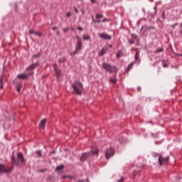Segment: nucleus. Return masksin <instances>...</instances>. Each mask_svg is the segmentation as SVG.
Listing matches in <instances>:
<instances>
[{"label": "nucleus", "instance_id": "1", "mask_svg": "<svg viewBox=\"0 0 182 182\" xmlns=\"http://www.w3.org/2000/svg\"><path fill=\"white\" fill-rule=\"evenodd\" d=\"M17 159L15 158L14 156V152H13L12 155H11V163L13 164V165H16V166H18L20 161L21 162V164H25L26 161L22 154V152H18L17 154Z\"/></svg>", "mask_w": 182, "mask_h": 182}, {"label": "nucleus", "instance_id": "2", "mask_svg": "<svg viewBox=\"0 0 182 182\" xmlns=\"http://www.w3.org/2000/svg\"><path fill=\"white\" fill-rule=\"evenodd\" d=\"M98 154L99 149L97 148V146H95V148H92V151L90 152H85V154H82L80 158V161L85 162V161H87V159L91 158L92 155H98Z\"/></svg>", "mask_w": 182, "mask_h": 182}, {"label": "nucleus", "instance_id": "3", "mask_svg": "<svg viewBox=\"0 0 182 182\" xmlns=\"http://www.w3.org/2000/svg\"><path fill=\"white\" fill-rule=\"evenodd\" d=\"M72 86L77 95H82L83 90V84H82V82H80V81H75L74 83L72 84Z\"/></svg>", "mask_w": 182, "mask_h": 182}, {"label": "nucleus", "instance_id": "4", "mask_svg": "<svg viewBox=\"0 0 182 182\" xmlns=\"http://www.w3.org/2000/svg\"><path fill=\"white\" fill-rule=\"evenodd\" d=\"M102 68L107 70V72H110V73H112V72H115V73H117L118 70L117 67H114V65H111V64H108V63H103Z\"/></svg>", "mask_w": 182, "mask_h": 182}, {"label": "nucleus", "instance_id": "5", "mask_svg": "<svg viewBox=\"0 0 182 182\" xmlns=\"http://www.w3.org/2000/svg\"><path fill=\"white\" fill-rule=\"evenodd\" d=\"M170 158L169 156H166L164 158L162 155H159L158 158L159 164L160 166H163V165H166L169 162Z\"/></svg>", "mask_w": 182, "mask_h": 182}, {"label": "nucleus", "instance_id": "6", "mask_svg": "<svg viewBox=\"0 0 182 182\" xmlns=\"http://www.w3.org/2000/svg\"><path fill=\"white\" fill-rule=\"evenodd\" d=\"M14 166H7L1 164V173H11Z\"/></svg>", "mask_w": 182, "mask_h": 182}, {"label": "nucleus", "instance_id": "7", "mask_svg": "<svg viewBox=\"0 0 182 182\" xmlns=\"http://www.w3.org/2000/svg\"><path fill=\"white\" fill-rule=\"evenodd\" d=\"M114 154H115V151L114 148H109L108 149H106L105 156L107 159H109V158H111V156H113Z\"/></svg>", "mask_w": 182, "mask_h": 182}, {"label": "nucleus", "instance_id": "8", "mask_svg": "<svg viewBox=\"0 0 182 182\" xmlns=\"http://www.w3.org/2000/svg\"><path fill=\"white\" fill-rule=\"evenodd\" d=\"M76 38L77 39L76 43V49L77 50H81L82 48V38H80V36H79L78 35H77Z\"/></svg>", "mask_w": 182, "mask_h": 182}, {"label": "nucleus", "instance_id": "9", "mask_svg": "<svg viewBox=\"0 0 182 182\" xmlns=\"http://www.w3.org/2000/svg\"><path fill=\"white\" fill-rule=\"evenodd\" d=\"M156 11H157L156 6H154V8H151V9L148 11L149 16H151V18H154L156 14Z\"/></svg>", "mask_w": 182, "mask_h": 182}, {"label": "nucleus", "instance_id": "10", "mask_svg": "<svg viewBox=\"0 0 182 182\" xmlns=\"http://www.w3.org/2000/svg\"><path fill=\"white\" fill-rule=\"evenodd\" d=\"M38 65H39V63H33V64H31V65H29V67L27 68L28 70H29V69L31 70V73H29L28 76L29 75H33V69H36V68H37Z\"/></svg>", "mask_w": 182, "mask_h": 182}, {"label": "nucleus", "instance_id": "11", "mask_svg": "<svg viewBox=\"0 0 182 182\" xmlns=\"http://www.w3.org/2000/svg\"><path fill=\"white\" fill-rule=\"evenodd\" d=\"M99 36L102 38V39H112V36L105 33H99Z\"/></svg>", "mask_w": 182, "mask_h": 182}, {"label": "nucleus", "instance_id": "12", "mask_svg": "<svg viewBox=\"0 0 182 182\" xmlns=\"http://www.w3.org/2000/svg\"><path fill=\"white\" fill-rule=\"evenodd\" d=\"M53 68L55 69V72L57 75V77H59V76H60V73H61V70H60L58 65H57V64H54L53 65Z\"/></svg>", "mask_w": 182, "mask_h": 182}, {"label": "nucleus", "instance_id": "13", "mask_svg": "<svg viewBox=\"0 0 182 182\" xmlns=\"http://www.w3.org/2000/svg\"><path fill=\"white\" fill-rule=\"evenodd\" d=\"M47 122V119H42V121L40 122L39 128L45 129L46 128V124Z\"/></svg>", "mask_w": 182, "mask_h": 182}, {"label": "nucleus", "instance_id": "14", "mask_svg": "<svg viewBox=\"0 0 182 182\" xmlns=\"http://www.w3.org/2000/svg\"><path fill=\"white\" fill-rule=\"evenodd\" d=\"M17 77H19V79H28L29 74H19Z\"/></svg>", "mask_w": 182, "mask_h": 182}, {"label": "nucleus", "instance_id": "15", "mask_svg": "<svg viewBox=\"0 0 182 182\" xmlns=\"http://www.w3.org/2000/svg\"><path fill=\"white\" fill-rule=\"evenodd\" d=\"M63 169H65V165H60L59 166H57L55 171H57V172H62Z\"/></svg>", "mask_w": 182, "mask_h": 182}, {"label": "nucleus", "instance_id": "16", "mask_svg": "<svg viewBox=\"0 0 182 182\" xmlns=\"http://www.w3.org/2000/svg\"><path fill=\"white\" fill-rule=\"evenodd\" d=\"M103 15L100 14H96V21L95 22H101L100 18H102Z\"/></svg>", "mask_w": 182, "mask_h": 182}, {"label": "nucleus", "instance_id": "17", "mask_svg": "<svg viewBox=\"0 0 182 182\" xmlns=\"http://www.w3.org/2000/svg\"><path fill=\"white\" fill-rule=\"evenodd\" d=\"M22 84L21 82H18L16 84V90L18 92H20L21 91Z\"/></svg>", "mask_w": 182, "mask_h": 182}, {"label": "nucleus", "instance_id": "18", "mask_svg": "<svg viewBox=\"0 0 182 182\" xmlns=\"http://www.w3.org/2000/svg\"><path fill=\"white\" fill-rule=\"evenodd\" d=\"M137 60H139V62H140V53H139V52H136L135 53V62H137Z\"/></svg>", "mask_w": 182, "mask_h": 182}, {"label": "nucleus", "instance_id": "19", "mask_svg": "<svg viewBox=\"0 0 182 182\" xmlns=\"http://www.w3.org/2000/svg\"><path fill=\"white\" fill-rule=\"evenodd\" d=\"M135 63H131V64H129V65H128L127 69L126 70L125 72H129V70H131L133 65H134Z\"/></svg>", "mask_w": 182, "mask_h": 182}, {"label": "nucleus", "instance_id": "20", "mask_svg": "<svg viewBox=\"0 0 182 182\" xmlns=\"http://www.w3.org/2000/svg\"><path fill=\"white\" fill-rule=\"evenodd\" d=\"M106 52H107V49H105V48H102V50H100V55L101 56H103V55H104L105 53H106Z\"/></svg>", "mask_w": 182, "mask_h": 182}, {"label": "nucleus", "instance_id": "21", "mask_svg": "<svg viewBox=\"0 0 182 182\" xmlns=\"http://www.w3.org/2000/svg\"><path fill=\"white\" fill-rule=\"evenodd\" d=\"M82 38L85 40L89 41L90 39V35H84Z\"/></svg>", "mask_w": 182, "mask_h": 182}, {"label": "nucleus", "instance_id": "22", "mask_svg": "<svg viewBox=\"0 0 182 182\" xmlns=\"http://www.w3.org/2000/svg\"><path fill=\"white\" fill-rule=\"evenodd\" d=\"M65 60H66V58L65 57L60 58V59H58L59 63H63V62H65Z\"/></svg>", "mask_w": 182, "mask_h": 182}, {"label": "nucleus", "instance_id": "23", "mask_svg": "<svg viewBox=\"0 0 182 182\" xmlns=\"http://www.w3.org/2000/svg\"><path fill=\"white\" fill-rule=\"evenodd\" d=\"M122 50H117V58H120V56H122Z\"/></svg>", "mask_w": 182, "mask_h": 182}, {"label": "nucleus", "instance_id": "24", "mask_svg": "<svg viewBox=\"0 0 182 182\" xmlns=\"http://www.w3.org/2000/svg\"><path fill=\"white\" fill-rule=\"evenodd\" d=\"M42 53L41 52H38L36 55H33V58H40L41 56Z\"/></svg>", "mask_w": 182, "mask_h": 182}, {"label": "nucleus", "instance_id": "25", "mask_svg": "<svg viewBox=\"0 0 182 182\" xmlns=\"http://www.w3.org/2000/svg\"><path fill=\"white\" fill-rule=\"evenodd\" d=\"M163 51H164V48H159V49H156V50H155V53H159V52H163Z\"/></svg>", "mask_w": 182, "mask_h": 182}, {"label": "nucleus", "instance_id": "26", "mask_svg": "<svg viewBox=\"0 0 182 182\" xmlns=\"http://www.w3.org/2000/svg\"><path fill=\"white\" fill-rule=\"evenodd\" d=\"M34 35H38V36H42L43 33H42V32H38L36 31H34Z\"/></svg>", "mask_w": 182, "mask_h": 182}, {"label": "nucleus", "instance_id": "27", "mask_svg": "<svg viewBox=\"0 0 182 182\" xmlns=\"http://www.w3.org/2000/svg\"><path fill=\"white\" fill-rule=\"evenodd\" d=\"M117 78H111L110 79V82H112V83H117Z\"/></svg>", "mask_w": 182, "mask_h": 182}, {"label": "nucleus", "instance_id": "28", "mask_svg": "<svg viewBox=\"0 0 182 182\" xmlns=\"http://www.w3.org/2000/svg\"><path fill=\"white\" fill-rule=\"evenodd\" d=\"M36 154H37V155H38V156H40V157L42 156V152H41V151H36Z\"/></svg>", "mask_w": 182, "mask_h": 182}, {"label": "nucleus", "instance_id": "29", "mask_svg": "<svg viewBox=\"0 0 182 182\" xmlns=\"http://www.w3.org/2000/svg\"><path fill=\"white\" fill-rule=\"evenodd\" d=\"M72 15V12H67L66 13V16L69 18L70 16H71Z\"/></svg>", "mask_w": 182, "mask_h": 182}, {"label": "nucleus", "instance_id": "30", "mask_svg": "<svg viewBox=\"0 0 182 182\" xmlns=\"http://www.w3.org/2000/svg\"><path fill=\"white\" fill-rule=\"evenodd\" d=\"M146 29H155V26H146Z\"/></svg>", "mask_w": 182, "mask_h": 182}, {"label": "nucleus", "instance_id": "31", "mask_svg": "<svg viewBox=\"0 0 182 182\" xmlns=\"http://www.w3.org/2000/svg\"><path fill=\"white\" fill-rule=\"evenodd\" d=\"M132 36L135 39L137 38V35H136V33H132Z\"/></svg>", "mask_w": 182, "mask_h": 182}, {"label": "nucleus", "instance_id": "32", "mask_svg": "<svg viewBox=\"0 0 182 182\" xmlns=\"http://www.w3.org/2000/svg\"><path fill=\"white\" fill-rule=\"evenodd\" d=\"M128 42H129L131 44L134 43V41H133V39H129Z\"/></svg>", "mask_w": 182, "mask_h": 182}, {"label": "nucleus", "instance_id": "33", "mask_svg": "<svg viewBox=\"0 0 182 182\" xmlns=\"http://www.w3.org/2000/svg\"><path fill=\"white\" fill-rule=\"evenodd\" d=\"M76 53H77V46L75 47V50H74V52H73V55H76Z\"/></svg>", "mask_w": 182, "mask_h": 182}, {"label": "nucleus", "instance_id": "34", "mask_svg": "<svg viewBox=\"0 0 182 182\" xmlns=\"http://www.w3.org/2000/svg\"><path fill=\"white\" fill-rule=\"evenodd\" d=\"M162 17H163L164 19H165V18H166L164 11H162Z\"/></svg>", "mask_w": 182, "mask_h": 182}, {"label": "nucleus", "instance_id": "35", "mask_svg": "<svg viewBox=\"0 0 182 182\" xmlns=\"http://www.w3.org/2000/svg\"><path fill=\"white\" fill-rule=\"evenodd\" d=\"M177 25H178V23L176 22V23H174L173 25H171V28H175V26H176Z\"/></svg>", "mask_w": 182, "mask_h": 182}, {"label": "nucleus", "instance_id": "36", "mask_svg": "<svg viewBox=\"0 0 182 182\" xmlns=\"http://www.w3.org/2000/svg\"><path fill=\"white\" fill-rule=\"evenodd\" d=\"M29 33H35L34 29H30Z\"/></svg>", "mask_w": 182, "mask_h": 182}, {"label": "nucleus", "instance_id": "37", "mask_svg": "<svg viewBox=\"0 0 182 182\" xmlns=\"http://www.w3.org/2000/svg\"><path fill=\"white\" fill-rule=\"evenodd\" d=\"M63 179H65L66 178H73V176H62Z\"/></svg>", "mask_w": 182, "mask_h": 182}, {"label": "nucleus", "instance_id": "38", "mask_svg": "<svg viewBox=\"0 0 182 182\" xmlns=\"http://www.w3.org/2000/svg\"><path fill=\"white\" fill-rule=\"evenodd\" d=\"M68 31H69V28H63V31H64V32H68Z\"/></svg>", "mask_w": 182, "mask_h": 182}, {"label": "nucleus", "instance_id": "39", "mask_svg": "<svg viewBox=\"0 0 182 182\" xmlns=\"http://www.w3.org/2000/svg\"><path fill=\"white\" fill-rule=\"evenodd\" d=\"M123 181H124V178L122 177L121 179H119V180L117 181V182H123Z\"/></svg>", "mask_w": 182, "mask_h": 182}, {"label": "nucleus", "instance_id": "40", "mask_svg": "<svg viewBox=\"0 0 182 182\" xmlns=\"http://www.w3.org/2000/svg\"><path fill=\"white\" fill-rule=\"evenodd\" d=\"M77 29L79 31H83V28L82 26H78Z\"/></svg>", "mask_w": 182, "mask_h": 182}, {"label": "nucleus", "instance_id": "41", "mask_svg": "<svg viewBox=\"0 0 182 182\" xmlns=\"http://www.w3.org/2000/svg\"><path fill=\"white\" fill-rule=\"evenodd\" d=\"M106 21H109V19H108L107 18H105L104 19H102V22H105Z\"/></svg>", "mask_w": 182, "mask_h": 182}, {"label": "nucleus", "instance_id": "42", "mask_svg": "<svg viewBox=\"0 0 182 182\" xmlns=\"http://www.w3.org/2000/svg\"><path fill=\"white\" fill-rule=\"evenodd\" d=\"M75 11L77 14H79V10L77 9V8H75Z\"/></svg>", "mask_w": 182, "mask_h": 182}, {"label": "nucleus", "instance_id": "43", "mask_svg": "<svg viewBox=\"0 0 182 182\" xmlns=\"http://www.w3.org/2000/svg\"><path fill=\"white\" fill-rule=\"evenodd\" d=\"M53 31H55L56 29H58V26H53Z\"/></svg>", "mask_w": 182, "mask_h": 182}, {"label": "nucleus", "instance_id": "44", "mask_svg": "<svg viewBox=\"0 0 182 182\" xmlns=\"http://www.w3.org/2000/svg\"><path fill=\"white\" fill-rule=\"evenodd\" d=\"M53 154H55V151H52L51 152H50L49 155H52Z\"/></svg>", "mask_w": 182, "mask_h": 182}, {"label": "nucleus", "instance_id": "45", "mask_svg": "<svg viewBox=\"0 0 182 182\" xmlns=\"http://www.w3.org/2000/svg\"><path fill=\"white\" fill-rule=\"evenodd\" d=\"M77 182H85V179L79 180V181H77Z\"/></svg>", "mask_w": 182, "mask_h": 182}, {"label": "nucleus", "instance_id": "46", "mask_svg": "<svg viewBox=\"0 0 182 182\" xmlns=\"http://www.w3.org/2000/svg\"><path fill=\"white\" fill-rule=\"evenodd\" d=\"M2 87H3V78L1 77V89H2Z\"/></svg>", "mask_w": 182, "mask_h": 182}, {"label": "nucleus", "instance_id": "47", "mask_svg": "<svg viewBox=\"0 0 182 182\" xmlns=\"http://www.w3.org/2000/svg\"><path fill=\"white\" fill-rule=\"evenodd\" d=\"M163 66H164V68H167L168 65H167V64H164Z\"/></svg>", "mask_w": 182, "mask_h": 182}, {"label": "nucleus", "instance_id": "48", "mask_svg": "<svg viewBox=\"0 0 182 182\" xmlns=\"http://www.w3.org/2000/svg\"><path fill=\"white\" fill-rule=\"evenodd\" d=\"M141 87H138V91H141Z\"/></svg>", "mask_w": 182, "mask_h": 182}, {"label": "nucleus", "instance_id": "49", "mask_svg": "<svg viewBox=\"0 0 182 182\" xmlns=\"http://www.w3.org/2000/svg\"><path fill=\"white\" fill-rule=\"evenodd\" d=\"M57 35H60V31H57Z\"/></svg>", "mask_w": 182, "mask_h": 182}, {"label": "nucleus", "instance_id": "50", "mask_svg": "<svg viewBox=\"0 0 182 182\" xmlns=\"http://www.w3.org/2000/svg\"><path fill=\"white\" fill-rule=\"evenodd\" d=\"M133 175H134V177H135V175H136V173L134 172V173H133Z\"/></svg>", "mask_w": 182, "mask_h": 182}, {"label": "nucleus", "instance_id": "51", "mask_svg": "<svg viewBox=\"0 0 182 182\" xmlns=\"http://www.w3.org/2000/svg\"><path fill=\"white\" fill-rule=\"evenodd\" d=\"M86 182H90L88 178L86 179Z\"/></svg>", "mask_w": 182, "mask_h": 182}, {"label": "nucleus", "instance_id": "52", "mask_svg": "<svg viewBox=\"0 0 182 182\" xmlns=\"http://www.w3.org/2000/svg\"><path fill=\"white\" fill-rule=\"evenodd\" d=\"M92 2L95 3V0H91Z\"/></svg>", "mask_w": 182, "mask_h": 182}, {"label": "nucleus", "instance_id": "53", "mask_svg": "<svg viewBox=\"0 0 182 182\" xmlns=\"http://www.w3.org/2000/svg\"><path fill=\"white\" fill-rule=\"evenodd\" d=\"M180 33H182V29H181V31H180Z\"/></svg>", "mask_w": 182, "mask_h": 182}, {"label": "nucleus", "instance_id": "54", "mask_svg": "<svg viewBox=\"0 0 182 182\" xmlns=\"http://www.w3.org/2000/svg\"><path fill=\"white\" fill-rule=\"evenodd\" d=\"M110 48H112V45H109Z\"/></svg>", "mask_w": 182, "mask_h": 182}, {"label": "nucleus", "instance_id": "55", "mask_svg": "<svg viewBox=\"0 0 182 182\" xmlns=\"http://www.w3.org/2000/svg\"><path fill=\"white\" fill-rule=\"evenodd\" d=\"M181 26H182V22H181Z\"/></svg>", "mask_w": 182, "mask_h": 182}, {"label": "nucleus", "instance_id": "56", "mask_svg": "<svg viewBox=\"0 0 182 182\" xmlns=\"http://www.w3.org/2000/svg\"><path fill=\"white\" fill-rule=\"evenodd\" d=\"M4 127H5V124H4Z\"/></svg>", "mask_w": 182, "mask_h": 182}, {"label": "nucleus", "instance_id": "57", "mask_svg": "<svg viewBox=\"0 0 182 182\" xmlns=\"http://www.w3.org/2000/svg\"><path fill=\"white\" fill-rule=\"evenodd\" d=\"M181 55L182 56V54L181 53Z\"/></svg>", "mask_w": 182, "mask_h": 182}, {"label": "nucleus", "instance_id": "58", "mask_svg": "<svg viewBox=\"0 0 182 182\" xmlns=\"http://www.w3.org/2000/svg\"><path fill=\"white\" fill-rule=\"evenodd\" d=\"M14 83H15V81H14Z\"/></svg>", "mask_w": 182, "mask_h": 182}]
</instances>
